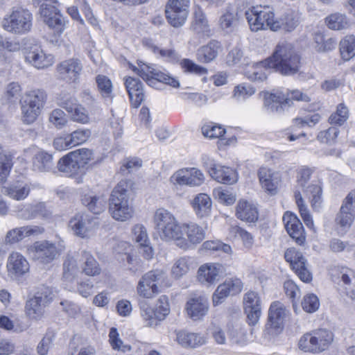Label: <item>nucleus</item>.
I'll return each instance as SVG.
<instances>
[{
  "instance_id": "1",
  "label": "nucleus",
  "mask_w": 355,
  "mask_h": 355,
  "mask_svg": "<svg viewBox=\"0 0 355 355\" xmlns=\"http://www.w3.org/2000/svg\"><path fill=\"white\" fill-rule=\"evenodd\" d=\"M265 67L275 69L285 76L297 73L301 67V57L288 43L279 44L270 58L263 61Z\"/></svg>"
},
{
  "instance_id": "2",
  "label": "nucleus",
  "mask_w": 355,
  "mask_h": 355,
  "mask_svg": "<svg viewBox=\"0 0 355 355\" xmlns=\"http://www.w3.org/2000/svg\"><path fill=\"white\" fill-rule=\"evenodd\" d=\"M154 223L155 230L162 240L176 241L177 245L181 248L186 249L189 247V243L183 237L182 226L179 225L170 211L163 208L158 209L154 214Z\"/></svg>"
},
{
  "instance_id": "3",
  "label": "nucleus",
  "mask_w": 355,
  "mask_h": 355,
  "mask_svg": "<svg viewBox=\"0 0 355 355\" xmlns=\"http://www.w3.org/2000/svg\"><path fill=\"white\" fill-rule=\"evenodd\" d=\"M132 185L130 180H121L112 191L109 211L116 220L125 221L132 216L134 210L128 194Z\"/></svg>"
},
{
  "instance_id": "4",
  "label": "nucleus",
  "mask_w": 355,
  "mask_h": 355,
  "mask_svg": "<svg viewBox=\"0 0 355 355\" xmlns=\"http://www.w3.org/2000/svg\"><path fill=\"white\" fill-rule=\"evenodd\" d=\"M33 19L29 10L23 7H13L3 18L1 26L8 33L24 35L31 31Z\"/></svg>"
},
{
  "instance_id": "5",
  "label": "nucleus",
  "mask_w": 355,
  "mask_h": 355,
  "mask_svg": "<svg viewBox=\"0 0 355 355\" xmlns=\"http://www.w3.org/2000/svg\"><path fill=\"white\" fill-rule=\"evenodd\" d=\"M246 19L252 31L269 28L276 31L278 30L279 24L275 19L273 9L269 6H255L245 12Z\"/></svg>"
},
{
  "instance_id": "6",
  "label": "nucleus",
  "mask_w": 355,
  "mask_h": 355,
  "mask_svg": "<svg viewBox=\"0 0 355 355\" xmlns=\"http://www.w3.org/2000/svg\"><path fill=\"white\" fill-rule=\"evenodd\" d=\"M334 340L333 333L326 329L305 334L299 341V347L304 352L319 353L327 349Z\"/></svg>"
},
{
  "instance_id": "7",
  "label": "nucleus",
  "mask_w": 355,
  "mask_h": 355,
  "mask_svg": "<svg viewBox=\"0 0 355 355\" xmlns=\"http://www.w3.org/2000/svg\"><path fill=\"white\" fill-rule=\"evenodd\" d=\"M288 98H284L283 95L277 94H263V105L268 112L271 113H282L285 107L290 105L292 100L308 103L311 101V97L302 92L295 89L291 91Z\"/></svg>"
},
{
  "instance_id": "8",
  "label": "nucleus",
  "mask_w": 355,
  "mask_h": 355,
  "mask_svg": "<svg viewBox=\"0 0 355 355\" xmlns=\"http://www.w3.org/2000/svg\"><path fill=\"white\" fill-rule=\"evenodd\" d=\"M166 273L162 270H153L144 274L138 282L137 291L139 296L152 298L159 292V288L166 286Z\"/></svg>"
},
{
  "instance_id": "9",
  "label": "nucleus",
  "mask_w": 355,
  "mask_h": 355,
  "mask_svg": "<svg viewBox=\"0 0 355 355\" xmlns=\"http://www.w3.org/2000/svg\"><path fill=\"white\" fill-rule=\"evenodd\" d=\"M46 98L44 91L36 89L29 92L21 105L24 120L28 123L33 122L40 114Z\"/></svg>"
},
{
  "instance_id": "10",
  "label": "nucleus",
  "mask_w": 355,
  "mask_h": 355,
  "mask_svg": "<svg viewBox=\"0 0 355 355\" xmlns=\"http://www.w3.org/2000/svg\"><path fill=\"white\" fill-rule=\"evenodd\" d=\"M53 297V294L49 288H41L26 304V311L28 317L34 320L40 318L45 306L52 301Z\"/></svg>"
},
{
  "instance_id": "11",
  "label": "nucleus",
  "mask_w": 355,
  "mask_h": 355,
  "mask_svg": "<svg viewBox=\"0 0 355 355\" xmlns=\"http://www.w3.org/2000/svg\"><path fill=\"white\" fill-rule=\"evenodd\" d=\"M132 70L150 86H153L156 82H160L175 88L180 87V83L177 79L148 65L144 64L139 68L133 67Z\"/></svg>"
},
{
  "instance_id": "12",
  "label": "nucleus",
  "mask_w": 355,
  "mask_h": 355,
  "mask_svg": "<svg viewBox=\"0 0 355 355\" xmlns=\"http://www.w3.org/2000/svg\"><path fill=\"white\" fill-rule=\"evenodd\" d=\"M189 3L190 0H168L166 6V16L171 26L179 27L184 24Z\"/></svg>"
},
{
  "instance_id": "13",
  "label": "nucleus",
  "mask_w": 355,
  "mask_h": 355,
  "mask_svg": "<svg viewBox=\"0 0 355 355\" xmlns=\"http://www.w3.org/2000/svg\"><path fill=\"white\" fill-rule=\"evenodd\" d=\"M284 257L302 282H309L312 280V275L306 268V259L301 252L294 248H288L285 252Z\"/></svg>"
},
{
  "instance_id": "14",
  "label": "nucleus",
  "mask_w": 355,
  "mask_h": 355,
  "mask_svg": "<svg viewBox=\"0 0 355 355\" xmlns=\"http://www.w3.org/2000/svg\"><path fill=\"white\" fill-rule=\"evenodd\" d=\"M40 13L44 21L57 34L60 35L63 32L64 21L55 3H42Z\"/></svg>"
},
{
  "instance_id": "15",
  "label": "nucleus",
  "mask_w": 355,
  "mask_h": 355,
  "mask_svg": "<svg viewBox=\"0 0 355 355\" xmlns=\"http://www.w3.org/2000/svg\"><path fill=\"white\" fill-rule=\"evenodd\" d=\"M241 10L237 7L229 5L223 11L218 19L220 29L225 34H231L239 28L242 19Z\"/></svg>"
},
{
  "instance_id": "16",
  "label": "nucleus",
  "mask_w": 355,
  "mask_h": 355,
  "mask_svg": "<svg viewBox=\"0 0 355 355\" xmlns=\"http://www.w3.org/2000/svg\"><path fill=\"white\" fill-rule=\"evenodd\" d=\"M286 316L285 306L279 302H274L268 310L266 329L270 334H277L284 328V322Z\"/></svg>"
},
{
  "instance_id": "17",
  "label": "nucleus",
  "mask_w": 355,
  "mask_h": 355,
  "mask_svg": "<svg viewBox=\"0 0 355 355\" xmlns=\"http://www.w3.org/2000/svg\"><path fill=\"white\" fill-rule=\"evenodd\" d=\"M6 268L8 276L18 279L29 272L30 264L21 253L12 252L8 257Z\"/></svg>"
},
{
  "instance_id": "18",
  "label": "nucleus",
  "mask_w": 355,
  "mask_h": 355,
  "mask_svg": "<svg viewBox=\"0 0 355 355\" xmlns=\"http://www.w3.org/2000/svg\"><path fill=\"white\" fill-rule=\"evenodd\" d=\"M243 288L242 282L237 278L226 279L220 284L212 296L214 306L221 304L229 295H234L239 293Z\"/></svg>"
},
{
  "instance_id": "19",
  "label": "nucleus",
  "mask_w": 355,
  "mask_h": 355,
  "mask_svg": "<svg viewBox=\"0 0 355 355\" xmlns=\"http://www.w3.org/2000/svg\"><path fill=\"white\" fill-rule=\"evenodd\" d=\"M82 69L83 64L76 58L64 60L57 67L60 78L69 83H76L78 80Z\"/></svg>"
},
{
  "instance_id": "20",
  "label": "nucleus",
  "mask_w": 355,
  "mask_h": 355,
  "mask_svg": "<svg viewBox=\"0 0 355 355\" xmlns=\"http://www.w3.org/2000/svg\"><path fill=\"white\" fill-rule=\"evenodd\" d=\"M285 228L289 236L300 245L306 241V234L303 225L297 217L288 211L283 216Z\"/></svg>"
},
{
  "instance_id": "21",
  "label": "nucleus",
  "mask_w": 355,
  "mask_h": 355,
  "mask_svg": "<svg viewBox=\"0 0 355 355\" xmlns=\"http://www.w3.org/2000/svg\"><path fill=\"white\" fill-rule=\"evenodd\" d=\"M185 309L188 315L191 319L193 320H200L208 312V300L203 295L193 294L188 299Z\"/></svg>"
},
{
  "instance_id": "22",
  "label": "nucleus",
  "mask_w": 355,
  "mask_h": 355,
  "mask_svg": "<svg viewBox=\"0 0 355 355\" xmlns=\"http://www.w3.org/2000/svg\"><path fill=\"white\" fill-rule=\"evenodd\" d=\"M355 217V191L345 198L336 218L337 223L345 229L350 227Z\"/></svg>"
},
{
  "instance_id": "23",
  "label": "nucleus",
  "mask_w": 355,
  "mask_h": 355,
  "mask_svg": "<svg viewBox=\"0 0 355 355\" xmlns=\"http://www.w3.org/2000/svg\"><path fill=\"white\" fill-rule=\"evenodd\" d=\"M175 181L180 185L198 187L205 181V175L197 168H185L178 171L173 175Z\"/></svg>"
},
{
  "instance_id": "24",
  "label": "nucleus",
  "mask_w": 355,
  "mask_h": 355,
  "mask_svg": "<svg viewBox=\"0 0 355 355\" xmlns=\"http://www.w3.org/2000/svg\"><path fill=\"white\" fill-rule=\"evenodd\" d=\"M225 268L220 263H207L198 270V279L202 284H213L225 275Z\"/></svg>"
},
{
  "instance_id": "25",
  "label": "nucleus",
  "mask_w": 355,
  "mask_h": 355,
  "mask_svg": "<svg viewBox=\"0 0 355 355\" xmlns=\"http://www.w3.org/2000/svg\"><path fill=\"white\" fill-rule=\"evenodd\" d=\"M96 225V218L87 214H77L69 221V226L74 234L81 238H85L88 232Z\"/></svg>"
},
{
  "instance_id": "26",
  "label": "nucleus",
  "mask_w": 355,
  "mask_h": 355,
  "mask_svg": "<svg viewBox=\"0 0 355 355\" xmlns=\"http://www.w3.org/2000/svg\"><path fill=\"white\" fill-rule=\"evenodd\" d=\"M34 248V258L41 264L47 265L51 263L59 256L58 250L55 245L48 241L35 243Z\"/></svg>"
},
{
  "instance_id": "27",
  "label": "nucleus",
  "mask_w": 355,
  "mask_h": 355,
  "mask_svg": "<svg viewBox=\"0 0 355 355\" xmlns=\"http://www.w3.org/2000/svg\"><path fill=\"white\" fill-rule=\"evenodd\" d=\"M124 85L131 105L134 107H138L144 100L143 84L139 78L133 77L125 78Z\"/></svg>"
},
{
  "instance_id": "28",
  "label": "nucleus",
  "mask_w": 355,
  "mask_h": 355,
  "mask_svg": "<svg viewBox=\"0 0 355 355\" xmlns=\"http://www.w3.org/2000/svg\"><path fill=\"white\" fill-rule=\"evenodd\" d=\"M26 60L37 69H44L53 64V56L46 55L43 50L37 46L32 47L26 53Z\"/></svg>"
},
{
  "instance_id": "29",
  "label": "nucleus",
  "mask_w": 355,
  "mask_h": 355,
  "mask_svg": "<svg viewBox=\"0 0 355 355\" xmlns=\"http://www.w3.org/2000/svg\"><path fill=\"white\" fill-rule=\"evenodd\" d=\"M42 232L43 229L38 226H23L13 228L6 233L4 242L6 244H14L27 236L39 234Z\"/></svg>"
},
{
  "instance_id": "30",
  "label": "nucleus",
  "mask_w": 355,
  "mask_h": 355,
  "mask_svg": "<svg viewBox=\"0 0 355 355\" xmlns=\"http://www.w3.org/2000/svg\"><path fill=\"white\" fill-rule=\"evenodd\" d=\"M191 29L199 35L207 37L210 35L211 30L207 19L199 6L194 7Z\"/></svg>"
},
{
  "instance_id": "31",
  "label": "nucleus",
  "mask_w": 355,
  "mask_h": 355,
  "mask_svg": "<svg viewBox=\"0 0 355 355\" xmlns=\"http://www.w3.org/2000/svg\"><path fill=\"white\" fill-rule=\"evenodd\" d=\"M222 47L219 42L211 40L207 44L199 48L196 56L199 62L209 63L213 61L218 56Z\"/></svg>"
},
{
  "instance_id": "32",
  "label": "nucleus",
  "mask_w": 355,
  "mask_h": 355,
  "mask_svg": "<svg viewBox=\"0 0 355 355\" xmlns=\"http://www.w3.org/2000/svg\"><path fill=\"white\" fill-rule=\"evenodd\" d=\"M191 205L198 218H205L210 214L212 202L207 194L198 193L191 200Z\"/></svg>"
},
{
  "instance_id": "33",
  "label": "nucleus",
  "mask_w": 355,
  "mask_h": 355,
  "mask_svg": "<svg viewBox=\"0 0 355 355\" xmlns=\"http://www.w3.org/2000/svg\"><path fill=\"white\" fill-rule=\"evenodd\" d=\"M236 215L238 218L249 223L257 220L259 213L257 208L246 200H240L236 209Z\"/></svg>"
},
{
  "instance_id": "34",
  "label": "nucleus",
  "mask_w": 355,
  "mask_h": 355,
  "mask_svg": "<svg viewBox=\"0 0 355 355\" xmlns=\"http://www.w3.org/2000/svg\"><path fill=\"white\" fill-rule=\"evenodd\" d=\"M81 201L82 204L94 214L102 213L107 205V199L103 195L85 194Z\"/></svg>"
},
{
  "instance_id": "35",
  "label": "nucleus",
  "mask_w": 355,
  "mask_h": 355,
  "mask_svg": "<svg viewBox=\"0 0 355 355\" xmlns=\"http://www.w3.org/2000/svg\"><path fill=\"white\" fill-rule=\"evenodd\" d=\"M82 272L88 276H95L101 273V268L94 257V256L87 251H83L79 260Z\"/></svg>"
},
{
  "instance_id": "36",
  "label": "nucleus",
  "mask_w": 355,
  "mask_h": 355,
  "mask_svg": "<svg viewBox=\"0 0 355 355\" xmlns=\"http://www.w3.org/2000/svg\"><path fill=\"white\" fill-rule=\"evenodd\" d=\"M209 175L220 183L232 184L236 182L235 171L229 167L217 166L214 171H210Z\"/></svg>"
},
{
  "instance_id": "37",
  "label": "nucleus",
  "mask_w": 355,
  "mask_h": 355,
  "mask_svg": "<svg viewBox=\"0 0 355 355\" xmlns=\"http://www.w3.org/2000/svg\"><path fill=\"white\" fill-rule=\"evenodd\" d=\"M340 279V286L345 295L352 300L355 301V273L349 270L347 272H341L338 275Z\"/></svg>"
},
{
  "instance_id": "38",
  "label": "nucleus",
  "mask_w": 355,
  "mask_h": 355,
  "mask_svg": "<svg viewBox=\"0 0 355 355\" xmlns=\"http://www.w3.org/2000/svg\"><path fill=\"white\" fill-rule=\"evenodd\" d=\"M177 341L183 347H196L205 343V339L198 334L181 331L177 333Z\"/></svg>"
},
{
  "instance_id": "39",
  "label": "nucleus",
  "mask_w": 355,
  "mask_h": 355,
  "mask_svg": "<svg viewBox=\"0 0 355 355\" xmlns=\"http://www.w3.org/2000/svg\"><path fill=\"white\" fill-rule=\"evenodd\" d=\"M53 166L52 155L44 152H38L33 157V168L40 172L49 171Z\"/></svg>"
},
{
  "instance_id": "40",
  "label": "nucleus",
  "mask_w": 355,
  "mask_h": 355,
  "mask_svg": "<svg viewBox=\"0 0 355 355\" xmlns=\"http://www.w3.org/2000/svg\"><path fill=\"white\" fill-rule=\"evenodd\" d=\"M182 230V233L187 234V241H189L192 244L199 243L205 239L204 230L197 224L183 225Z\"/></svg>"
},
{
  "instance_id": "41",
  "label": "nucleus",
  "mask_w": 355,
  "mask_h": 355,
  "mask_svg": "<svg viewBox=\"0 0 355 355\" xmlns=\"http://www.w3.org/2000/svg\"><path fill=\"white\" fill-rule=\"evenodd\" d=\"M30 188L28 185L19 182L3 188V193L16 200H22L29 194Z\"/></svg>"
},
{
  "instance_id": "42",
  "label": "nucleus",
  "mask_w": 355,
  "mask_h": 355,
  "mask_svg": "<svg viewBox=\"0 0 355 355\" xmlns=\"http://www.w3.org/2000/svg\"><path fill=\"white\" fill-rule=\"evenodd\" d=\"M339 50L341 58L348 61L355 56V37L347 35L340 40Z\"/></svg>"
},
{
  "instance_id": "43",
  "label": "nucleus",
  "mask_w": 355,
  "mask_h": 355,
  "mask_svg": "<svg viewBox=\"0 0 355 355\" xmlns=\"http://www.w3.org/2000/svg\"><path fill=\"white\" fill-rule=\"evenodd\" d=\"M57 167L59 171L64 173L68 176L76 175L80 169L73 157L70 156V153L60 159Z\"/></svg>"
},
{
  "instance_id": "44",
  "label": "nucleus",
  "mask_w": 355,
  "mask_h": 355,
  "mask_svg": "<svg viewBox=\"0 0 355 355\" xmlns=\"http://www.w3.org/2000/svg\"><path fill=\"white\" fill-rule=\"evenodd\" d=\"M299 19L297 12L288 10L280 19H277L279 24L278 30L283 29L288 32L294 30L299 24Z\"/></svg>"
},
{
  "instance_id": "45",
  "label": "nucleus",
  "mask_w": 355,
  "mask_h": 355,
  "mask_svg": "<svg viewBox=\"0 0 355 355\" xmlns=\"http://www.w3.org/2000/svg\"><path fill=\"white\" fill-rule=\"evenodd\" d=\"M304 194L311 201L313 208H318L321 202L322 188L318 184H309L302 188Z\"/></svg>"
},
{
  "instance_id": "46",
  "label": "nucleus",
  "mask_w": 355,
  "mask_h": 355,
  "mask_svg": "<svg viewBox=\"0 0 355 355\" xmlns=\"http://www.w3.org/2000/svg\"><path fill=\"white\" fill-rule=\"evenodd\" d=\"M327 26L332 30H342L349 26L347 17L340 13L331 14L325 19Z\"/></svg>"
},
{
  "instance_id": "47",
  "label": "nucleus",
  "mask_w": 355,
  "mask_h": 355,
  "mask_svg": "<svg viewBox=\"0 0 355 355\" xmlns=\"http://www.w3.org/2000/svg\"><path fill=\"white\" fill-rule=\"evenodd\" d=\"M141 310V315L144 320L146 321V326L155 327L158 324V320L155 318V312L145 300H141L139 302Z\"/></svg>"
},
{
  "instance_id": "48",
  "label": "nucleus",
  "mask_w": 355,
  "mask_h": 355,
  "mask_svg": "<svg viewBox=\"0 0 355 355\" xmlns=\"http://www.w3.org/2000/svg\"><path fill=\"white\" fill-rule=\"evenodd\" d=\"M349 117L347 107L343 103L337 106V110L329 116V121L332 125H342Z\"/></svg>"
},
{
  "instance_id": "49",
  "label": "nucleus",
  "mask_w": 355,
  "mask_h": 355,
  "mask_svg": "<svg viewBox=\"0 0 355 355\" xmlns=\"http://www.w3.org/2000/svg\"><path fill=\"white\" fill-rule=\"evenodd\" d=\"M70 156L73 157L78 164L80 168H84L92 159L93 152L88 148H81L70 153Z\"/></svg>"
},
{
  "instance_id": "50",
  "label": "nucleus",
  "mask_w": 355,
  "mask_h": 355,
  "mask_svg": "<svg viewBox=\"0 0 355 355\" xmlns=\"http://www.w3.org/2000/svg\"><path fill=\"white\" fill-rule=\"evenodd\" d=\"M295 198L297 205L299 208L300 215L306 224L310 229L313 228V221L311 216L310 215L306 206L304 204V200L300 191L295 192Z\"/></svg>"
},
{
  "instance_id": "51",
  "label": "nucleus",
  "mask_w": 355,
  "mask_h": 355,
  "mask_svg": "<svg viewBox=\"0 0 355 355\" xmlns=\"http://www.w3.org/2000/svg\"><path fill=\"white\" fill-rule=\"evenodd\" d=\"M258 175L259 182L263 189L270 193H272L276 189V187L272 182L271 171L268 168H261L259 170Z\"/></svg>"
},
{
  "instance_id": "52",
  "label": "nucleus",
  "mask_w": 355,
  "mask_h": 355,
  "mask_svg": "<svg viewBox=\"0 0 355 355\" xmlns=\"http://www.w3.org/2000/svg\"><path fill=\"white\" fill-rule=\"evenodd\" d=\"M270 69L268 67H265L263 62L258 64L251 71L246 73L248 79L253 82H263L267 78L266 71Z\"/></svg>"
},
{
  "instance_id": "53",
  "label": "nucleus",
  "mask_w": 355,
  "mask_h": 355,
  "mask_svg": "<svg viewBox=\"0 0 355 355\" xmlns=\"http://www.w3.org/2000/svg\"><path fill=\"white\" fill-rule=\"evenodd\" d=\"M58 105L65 109L69 113H72L78 101L75 97L67 93H61L56 98Z\"/></svg>"
},
{
  "instance_id": "54",
  "label": "nucleus",
  "mask_w": 355,
  "mask_h": 355,
  "mask_svg": "<svg viewBox=\"0 0 355 355\" xmlns=\"http://www.w3.org/2000/svg\"><path fill=\"white\" fill-rule=\"evenodd\" d=\"M77 271L76 260L73 257L67 255L63 263V278L67 281H71L75 277Z\"/></svg>"
},
{
  "instance_id": "55",
  "label": "nucleus",
  "mask_w": 355,
  "mask_h": 355,
  "mask_svg": "<svg viewBox=\"0 0 355 355\" xmlns=\"http://www.w3.org/2000/svg\"><path fill=\"white\" fill-rule=\"evenodd\" d=\"M155 312V318H157L158 322L164 320L166 316L169 314L170 308L167 296L162 295L159 297L156 304Z\"/></svg>"
},
{
  "instance_id": "56",
  "label": "nucleus",
  "mask_w": 355,
  "mask_h": 355,
  "mask_svg": "<svg viewBox=\"0 0 355 355\" xmlns=\"http://www.w3.org/2000/svg\"><path fill=\"white\" fill-rule=\"evenodd\" d=\"M189 259L187 257H181L174 263L172 268L171 273L172 275L176 278L179 279L184 275L189 270Z\"/></svg>"
},
{
  "instance_id": "57",
  "label": "nucleus",
  "mask_w": 355,
  "mask_h": 355,
  "mask_svg": "<svg viewBox=\"0 0 355 355\" xmlns=\"http://www.w3.org/2000/svg\"><path fill=\"white\" fill-rule=\"evenodd\" d=\"M98 89L103 98H109L112 92L111 80L104 75H98L96 78Z\"/></svg>"
},
{
  "instance_id": "58",
  "label": "nucleus",
  "mask_w": 355,
  "mask_h": 355,
  "mask_svg": "<svg viewBox=\"0 0 355 355\" xmlns=\"http://www.w3.org/2000/svg\"><path fill=\"white\" fill-rule=\"evenodd\" d=\"M180 64L181 67L184 69V72L195 73L196 75H205L207 73V69L203 67H201L197 64H196L191 60L184 58L182 59Z\"/></svg>"
},
{
  "instance_id": "59",
  "label": "nucleus",
  "mask_w": 355,
  "mask_h": 355,
  "mask_svg": "<svg viewBox=\"0 0 355 355\" xmlns=\"http://www.w3.org/2000/svg\"><path fill=\"white\" fill-rule=\"evenodd\" d=\"M49 120L58 129H62L67 123V116L60 109L53 110L49 114Z\"/></svg>"
},
{
  "instance_id": "60",
  "label": "nucleus",
  "mask_w": 355,
  "mask_h": 355,
  "mask_svg": "<svg viewBox=\"0 0 355 355\" xmlns=\"http://www.w3.org/2000/svg\"><path fill=\"white\" fill-rule=\"evenodd\" d=\"M12 166L11 155L3 154L0 157V182L3 183L6 180Z\"/></svg>"
},
{
  "instance_id": "61",
  "label": "nucleus",
  "mask_w": 355,
  "mask_h": 355,
  "mask_svg": "<svg viewBox=\"0 0 355 355\" xmlns=\"http://www.w3.org/2000/svg\"><path fill=\"white\" fill-rule=\"evenodd\" d=\"M243 306L244 310L261 309L259 295L254 291L248 292L243 297Z\"/></svg>"
},
{
  "instance_id": "62",
  "label": "nucleus",
  "mask_w": 355,
  "mask_h": 355,
  "mask_svg": "<svg viewBox=\"0 0 355 355\" xmlns=\"http://www.w3.org/2000/svg\"><path fill=\"white\" fill-rule=\"evenodd\" d=\"M109 337L110 345L113 349L121 350L123 352L130 351L131 347L130 345H123V342L119 338V334L116 328L112 327L110 329Z\"/></svg>"
},
{
  "instance_id": "63",
  "label": "nucleus",
  "mask_w": 355,
  "mask_h": 355,
  "mask_svg": "<svg viewBox=\"0 0 355 355\" xmlns=\"http://www.w3.org/2000/svg\"><path fill=\"white\" fill-rule=\"evenodd\" d=\"M73 147L85 142L91 136L89 129H78L69 135Z\"/></svg>"
},
{
  "instance_id": "64",
  "label": "nucleus",
  "mask_w": 355,
  "mask_h": 355,
  "mask_svg": "<svg viewBox=\"0 0 355 355\" xmlns=\"http://www.w3.org/2000/svg\"><path fill=\"white\" fill-rule=\"evenodd\" d=\"M320 303L318 297L314 294L304 296L302 302V309L308 313H313L319 308Z\"/></svg>"
}]
</instances>
